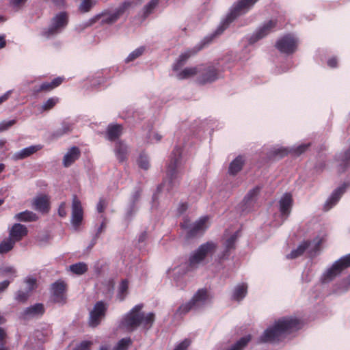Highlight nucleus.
I'll use <instances>...</instances> for the list:
<instances>
[{"instance_id": "423d86ee", "label": "nucleus", "mask_w": 350, "mask_h": 350, "mask_svg": "<svg viewBox=\"0 0 350 350\" xmlns=\"http://www.w3.org/2000/svg\"><path fill=\"white\" fill-rule=\"evenodd\" d=\"M132 3L130 1L123 2L115 11L112 13L108 12H103L100 14L96 15L95 17L90 20V25L95 23L96 21H100L102 25L107 24L111 25L118 21V20L124 14L127 9H129Z\"/></svg>"}, {"instance_id": "5fc2aeb1", "label": "nucleus", "mask_w": 350, "mask_h": 350, "mask_svg": "<svg viewBox=\"0 0 350 350\" xmlns=\"http://www.w3.org/2000/svg\"><path fill=\"white\" fill-rule=\"evenodd\" d=\"M58 215L61 217H65L67 215L66 212V204L63 202L60 204L58 208Z\"/></svg>"}, {"instance_id": "09e8293b", "label": "nucleus", "mask_w": 350, "mask_h": 350, "mask_svg": "<svg viewBox=\"0 0 350 350\" xmlns=\"http://www.w3.org/2000/svg\"><path fill=\"white\" fill-rule=\"evenodd\" d=\"M29 291L24 292L23 291H18L16 293V299L19 301L24 303L25 302L28 297H29Z\"/></svg>"}, {"instance_id": "b1692460", "label": "nucleus", "mask_w": 350, "mask_h": 350, "mask_svg": "<svg viewBox=\"0 0 350 350\" xmlns=\"http://www.w3.org/2000/svg\"><path fill=\"white\" fill-rule=\"evenodd\" d=\"M81 156V150L77 146L70 148L63 159V165L68 167L73 164Z\"/></svg>"}, {"instance_id": "6e6d98bb", "label": "nucleus", "mask_w": 350, "mask_h": 350, "mask_svg": "<svg viewBox=\"0 0 350 350\" xmlns=\"http://www.w3.org/2000/svg\"><path fill=\"white\" fill-rule=\"evenodd\" d=\"M92 342L91 341H83L77 347V350H90Z\"/></svg>"}, {"instance_id": "9b49d317", "label": "nucleus", "mask_w": 350, "mask_h": 350, "mask_svg": "<svg viewBox=\"0 0 350 350\" xmlns=\"http://www.w3.org/2000/svg\"><path fill=\"white\" fill-rule=\"evenodd\" d=\"M68 285L62 280H58L51 286V298L53 302L63 306L67 302Z\"/></svg>"}, {"instance_id": "393cba45", "label": "nucleus", "mask_w": 350, "mask_h": 350, "mask_svg": "<svg viewBox=\"0 0 350 350\" xmlns=\"http://www.w3.org/2000/svg\"><path fill=\"white\" fill-rule=\"evenodd\" d=\"M42 146L40 144L30 146L29 147L25 148L20 151L16 152L13 157L15 160H22L24 159L33 154L36 153L38 150L42 148Z\"/></svg>"}, {"instance_id": "2eb2a0df", "label": "nucleus", "mask_w": 350, "mask_h": 350, "mask_svg": "<svg viewBox=\"0 0 350 350\" xmlns=\"http://www.w3.org/2000/svg\"><path fill=\"white\" fill-rule=\"evenodd\" d=\"M200 76L198 77V83L204 85L216 81L219 77V72L217 68L213 65H207L202 70H199Z\"/></svg>"}, {"instance_id": "13d9d810", "label": "nucleus", "mask_w": 350, "mask_h": 350, "mask_svg": "<svg viewBox=\"0 0 350 350\" xmlns=\"http://www.w3.org/2000/svg\"><path fill=\"white\" fill-rule=\"evenodd\" d=\"M310 144H301L297 147V148L295 150V152L296 154L299 155L302 153H304L309 147Z\"/></svg>"}, {"instance_id": "7c9ffc66", "label": "nucleus", "mask_w": 350, "mask_h": 350, "mask_svg": "<svg viewBox=\"0 0 350 350\" xmlns=\"http://www.w3.org/2000/svg\"><path fill=\"white\" fill-rule=\"evenodd\" d=\"M14 218L19 221L23 222L36 221L38 219L37 215L29 211H25L17 213L15 215Z\"/></svg>"}, {"instance_id": "5701e85b", "label": "nucleus", "mask_w": 350, "mask_h": 350, "mask_svg": "<svg viewBox=\"0 0 350 350\" xmlns=\"http://www.w3.org/2000/svg\"><path fill=\"white\" fill-rule=\"evenodd\" d=\"M338 163L337 170L339 173L345 172L350 167V148L336 156Z\"/></svg>"}, {"instance_id": "4be33fe9", "label": "nucleus", "mask_w": 350, "mask_h": 350, "mask_svg": "<svg viewBox=\"0 0 350 350\" xmlns=\"http://www.w3.org/2000/svg\"><path fill=\"white\" fill-rule=\"evenodd\" d=\"M64 77H57L52 80L51 82H44L39 87L34 88V92L38 94L42 92H51L53 89L59 86L64 81Z\"/></svg>"}, {"instance_id": "39448f33", "label": "nucleus", "mask_w": 350, "mask_h": 350, "mask_svg": "<svg viewBox=\"0 0 350 350\" xmlns=\"http://www.w3.org/2000/svg\"><path fill=\"white\" fill-rule=\"evenodd\" d=\"M208 296V291L206 288L198 290L189 301L183 304L178 307L176 314L179 316H184L191 310L199 309L205 305Z\"/></svg>"}, {"instance_id": "7ed1b4c3", "label": "nucleus", "mask_w": 350, "mask_h": 350, "mask_svg": "<svg viewBox=\"0 0 350 350\" xmlns=\"http://www.w3.org/2000/svg\"><path fill=\"white\" fill-rule=\"evenodd\" d=\"M258 1V0H240L234 3L229 14L215 30L208 42H211L213 38L221 35L232 22L239 16L247 13Z\"/></svg>"}, {"instance_id": "de8ad7c7", "label": "nucleus", "mask_w": 350, "mask_h": 350, "mask_svg": "<svg viewBox=\"0 0 350 350\" xmlns=\"http://www.w3.org/2000/svg\"><path fill=\"white\" fill-rule=\"evenodd\" d=\"M137 163L139 166L144 170H148L150 166L148 158L144 154H140L137 159Z\"/></svg>"}, {"instance_id": "774afa93", "label": "nucleus", "mask_w": 350, "mask_h": 350, "mask_svg": "<svg viewBox=\"0 0 350 350\" xmlns=\"http://www.w3.org/2000/svg\"><path fill=\"white\" fill-rule=\"evenodd\" d=\"M105 226H106V225H105V222H102V224H100V226L98 228V231L96 234V237H98L99 236V234L102 232L103 230L105 228Z\"/></svg>"}, {"instance_id": "052dcab7", "label": "nucleus", "mask_w": 350, "mask_h": 350, "mask_svg": "<svg viewBox=\"0 0 350 350\" xmlns=\"http://www.w3.org/2000/svg\"><path fill=\"white\" fill-rule=\"evenodd\" d=\"M1 273L3 275L11 274L15 276L16 270L12 267H6L1 270Z\"/></svg>"}, {"instance_id": "c03bdc74", "label": "nucleus", "mask_w": 350, "mask_h": 350, "mask_svg": "<svg viewBox=\"0 0 350 350\" xmlns=\"http://www.w3.org/2000/svg\"><path fill=\"white\" fill-rule=\"evenodd\" d=\"M58 102L59 98L57 97L50 98L43 103L42 109L43 111H49L53 108Z\"/></svg>"}, {"instance_id": "864d4df0", "label": "nucleus", "mask_w": 350, "mask_h": 350, "mask_svg": "<svg viewBox=\"0 0 350 350\" xmlns=\"http://www.w3.org/2000/svg\"><path fill=\"white\" fill-rule=\"evenodd\" d=\"M25 282L27 284V288H28L27 291H29V292L32 291L37 286L36 280L35 278H27L25 280Z\"/></svg>"}, {"instance_id": "69168bd1", "label": "nucleus", "mask_w": 350, "mask_h": 350, "mask_svg": "<svg viewBox=\"0 0 350 350\" xmlns=\"http://www.w3.org/2000/svg\"><path fill=\"white\" fill-rule=\"evenodd\" d=\"M10 283V282L9 280H4L0 282V292L6 289L8 287Z\"/></svg>"}, {"instance_id": "338daca9", "label": "nucleus", "mask_w": 350, "mask_h": 350, "mask_svg": "<svg viewBox=\"0 0 350 350\" xmlns=\"http://www.w3.org/2000/svg\"><path fill=\"white\" fill-rule=\"evenodd\" d=\"M148 234L146 231L141 233L139 237L138 241L139 243L144 242L147 239Z\"/></svg>"}, {"instance_id": "0e129e2a", "label": "nucleus", "mask_w": 350, "mask_h": 350, "mask_svg": "<svg viewBox=\"0 0 350 350\" xmlns=\"http://www.w3.org/2000/svg\"><path fill=\"white\" fill-rule=\"evenodd\" d=\"M5 336H6L5 332L1 327H0V345H1V347L5 346L4 340H5Z\"/></svg>"}, {"instance_id": "72a5a7b5", "label": "nucleus", "mask_w": 350, "mask_h": 350, "mask_svg": "<svg viewBox=\"0 0 350 350\" xmlns=\"http://www.w3.org/2000/svg\"><path fill=\"white\" fill-rule=\"evenodd\" d=\"M247 286L245 284H241L236 286L234 290L232 298L234 300L240 301L247 295Z\"/></svg>"}, {"instance_id": "a18cd8bd", "label": "nucleus", "mask_w": 350, "mask_h": 350, "mask_svg": "<svg viewBox=\"0 0 350 350\" xmlns=\"http://www.w3.org/2000/svg\"><path fill=\"white\" fill-rule=\"evenodd\" d=\"M129 288V282L127 280H122L119 287V296L121 301L124 299L125 295Z\"/></svg>"}, {"instance_id": "6ab92c4d", "label": "nucleus", "mask_w": 350, "mask_h": 350, "mask_svg": "<svg viewBox=\"0 0 350 350\" xmlns=\"http://www.w3.org/2000/svg\"><path fill=\"white\" fill-rule=\"evenodd\" d=\"M347 187V184L344 183L342 186L338 187L333 191L331 196L327 199L324 204V211H328L337 204L342 194L345 192Z\"/></svg>"}, {"instance_id": "20e7f679", "label": "nucleus", "mask_w": 350, "mask_h": 350, "mask_svg": "<svg viewBox=\"0 0 350 350\" xmlns=\"http://www.w3.org/2000/svg\"><path fill=\"white\" fill-rule=\"evenodd\" d=\"M217 248V244L213 241H207L200 245L189 258V268L190 269L198 268L206 256L215 253Z\"/></svg>"}, {"instance_id": "1a4fd4ad", "label": "nucleus", "mask_w": 350, "mask_h": 350, "mask_svg": "<svg viewBox=\"0 0 350 350\" xmlns=\"http://www.w3.org/2000/svg\"><path fill=\"white\" fill-rule=\"evenodd\" d=\"M68 21V15L66 12L57 14L52 18L50 27L42 31V36L46 38L55 36L67 25Z\"/></svg>"}, {"instance_id": "e433bc0d", "label": "nucleus", "mask_w": 350, "mask_h": 350, "mask_svg": "<svg viewBox=\"0 0 350 350\" xmlns=\"http://www.w3.org/2000/svg\"><path fill=\"white\" fill-rule=\"evenodd\" d=\"M88 267L86 263L79 262L69 267V270L76 275H82L88 271Z\"/></svg>"}, {"instance_id": "4468645a", "label": "nucleus", "mask_w": 350, "mask_h": 350, "mask_svg": "<svg viewBox=\"0 0 350 350\" xmlns=\"http://www.w3.org/2000/svg\"><path fill=\"white\" fill-rule=\"evenodd\" d=\"M83 219V209L80 200L76 195L72 197L71 223L75 230L78 229Z\"/></svg>"}, {"instance_id": "8fccbe9b", "label": "nucleus", "mask_w": 350, "mask_h": 350, "mask_svg": "<svg viewBox=\"0 0 350 350\" xmlns=\"http://www.w3.org/2000/svg\"><path fill=\"white\" fill-rule=\"evenodd\" d=\"M16 123V120L9 121H3L0 122V133L8 130L11 126Z\"/></svg>"}, {"instance_id": "bb28decb", "label": "nucleus", "mask_w": 350, "mask_h": 350, "mask_svg": "<svg viewBox=\"0 0 350 350\" xmlns=\"http://www.w3.org/2000/svg\"><path fill=\"white\" fill-rule=\"evenodd\" d=\"M293 203L292 196L286 193L280 200V211L282 215L288 216L291 212V208Z\"/></svg>"}, {"instance_id": "4c0bfd02", "label": "nucleus", "mask_w": 350, "mask_h": 350, "mask_svg": "<svg viewBox=\"0 0 350 350\" xmlns=\"http://www.w3.org/2000/svg\"><path fill=\"white\" fill-rule=\"evenodd\" d=\"M260 191V187H256L251 189L247 195L245 196L243 201L246 205H250L251 203L256 200L257 196H258Z\"/></svg>"}, {"instance_id": "49530a36", "label": "nucleus", "mask_w": 350, "mask_h": 350, "mask_svg": "<svg viewBox=\"0 0 350 350\" xmlns=\"http://www.w3.org/2000/svg\"><path fill=\"white\" fill-rule=\"evenodd\" d=\"M93 5L92 0H83L79 7V10L81 13L88 12Z\"/></svg>"}, {"instance_id": "79ce46f5", "label": "nucleus", "mask_w": 350, "mask_h": 350, "mask_svg": "<svg viewBox=\"0 0 350 350\" xmlns=\"http://www.w3.org/2000/svg\"><path fill=\"white\" fill-rule=\"evenodd\" d=\"M159 0H151L146 5L144 8V17L146 18L150 14L156 6L158 5Z\"/></svg>"}, {"instance_id": "f3484780", "label": "nucleus", "mask_w": 350, "mask_h": 350, "mask_svg": "<svg viewBox=\"0 0 350 350\" xmlns=\"http://www.w3.org/2000/svg\"><path fill=\"white\" fill-rule=\"evenodd\" d=\"M203 48V45L196 46L192 49H187L184 53H181L176 61L172 66V69L174 71L179 70L187 62V60L192 56L197 54Z\"/></svg>"}, {"instance_id": "ea45409f", "label": "nucleus", "mask_w": 350, "mask_h": 350, "mask_svg": "<svg viewBox=\"0 0 350 350\" xmlns=\"http://www.w3.org/2000/svg\"><path fill=\"white\" fill-rule=\"evenodd\" d=\"M251 338L250 335L242 337L229 350H242L247 346Z\"/></svg>"}, {"instance_id": "c9c22d12", "label": "nucleus", "mask_w": 350, "mask_h": 350, "mask_svg": "<svg viewBox=\"0 0 350 350\" xmlns=\"http://www.w3.org/2000/svg\"><path fill=\"white\" fill-rule=\"evenodd\" d=\"M142 190L140 188L137 189L131 197V206L130 210L128 211V216L131 217L135 212V207L142 195Z\"/></svg>"}, {"instance_id": "58836bf2", "label": "nucleus", "mask_w": 350, "mask_h": 350, "mask_svg": "<svg viewBox=\"0 0 350 350\" xmlns=\"http://www.w3.org/2000/svg\"><path fill=\"white\" fill-rule=\"evenodd\" d=\"M15 243H16L10 237L2 241L0 243V254H6L12 250Z\"/></svg>"}, {"instance_id": "dca6fc26", "label": "nucleus", "mask_w": 350, "mask_h": 350, "mask_svg": "<svg viewBox=\"0 0 350 350\" xmlns=\"http://www.w3.org/2000/svg\"><path fill=\"white\" fill-rule=\"evenodd\" d=\"M277 24V20H269L265 23L250 37L249 40L250 43H255L269 35L276 27Z\"/></svg>"}, {"instance_id": "c85d7f7f", "label": "nucleus", "mask_w": 350, "mask_h": 350, "mask_svg": "<svg viewBox=\"0 0 350 350\" xmlns=\"http://www.w3.org/2000/svg\"><path fill=\"white\" fill-rule=\"evenodd\" d=\"M245 163V159L243 156L239 155L229 165L228 173L230 175H236L243 168Z\"/></svg>"}, {"instance_id": "a211bd4d", "label": "nucleus", "mask_w": 350, "mask_h": 350, "mask_svg": "<svg viewBox=\"0 0 350 350\" xmlns=\"http://www.w3.org/2000/svg\"><path fill=\"white\" fill-rule=\"evenodd\" d=\"M239 231L235 232L233 234H232L229 238H228L224 243V251L219 256L220 260H226L228 259L232 251L234 250L236 248V242L239 237Z\"/></svg>"}, {"instance_id": "412c9836", "label": "nucleus", "mask_w": 350, "mask_h": 350, "mask_svg": "<svg viewBox=\"0 0 350 350\" xmlns=\"http://www.w3.org/2000/svg\"><path fill=\"white\" fill-rule=\"evenodd\" d=\"M27 227L21 224H14L9 232V237L15 243L20 241L23 237L27 235Z\"/></svg>"}, {"instance_id": "0eeeda50", "label": "nucleus", "mask_w": 350, "mask_h": 350, "mask_svg": "<svg viewBox=\"0 0 350 350\" xmlns=\"http://www.w3.org/2000/svg\"><path fill=\"white\" fill-rule=\"evenodd\" d=\"M182 155V148L176 146L170 156V161L167 167V176L169 178L170 184L173 186L174 183L180 178L178 170Z\"/></svg>"}, {"instance_id": "9d476101", "label": "nucleus", "mask_w": 350, "mask_h": 350, "mask_svg": "<svg viewBox=\"0 0 350 350\" xmlns=\"http://www.w3.org/2000/svg\"><path fill=\"white\" fill-rule=\"evenodd\" d=\"M350 267V254L340 258L327 270L323 275L324 282H329L338 275L344 269Z\"/></svg>"}, {"instance_id": "603ef678", "label": "nucleus", "mask_w": 350, "mask_h": 350, "mask_svg": "<svg viewBox=\"0 0 350 350\" xmlns=\"http://www.w3.org/2000/svg\"><path fill=\"white\" fill-rule=\"evenodd\" d=\"M191 345V340L188 338H185L181 342L178 344L174 350H187Z\"/></svg>"}, {"instance_id": "2f4dec72", "label": "nucleus", "mask_w": 350, "mask_h": 350, "mask_svg": "<svg viewBox=\"0 0 350 350\" xmlns=\"http://www.w3.org/2000/svg\"><path fill=\"white\" fill-rule=\"evenodd\" d=\"M310 245V241H303L299 245L297 249L292 250L291 252L287 255V258L289 259H294L301 256Z\"/></svg>"}, {"instance_id": "3c124183", "label": "nucleus", "mask_w": 350, "mask_h": 350, "mask_svg": "<svg viewBox=\"0 0 350 350\" xmlns=\"http://www.w3.org/2000/svg\"><path fill=\"white\" fill-rule=\"evenodd\" d=\"M108 205V202L103 198H100L96 205V210L99 213H103Z\"/></svg>"}, {"instance_id": "aec40b11", "label": "nucleus", "mask_w": 350, "mask_h": 350, "mask_svg": "<svg viewBox=\"0 0 350 350\" xmlns=\"http://www.w3.org/2000/svg\"><path fill=\"white\" fill-rule=\"evenodd\" d=\"M32 206L36 211L47 213L50 210L49 198L46 195L36 196L32 200Z\"/></svg>"}, {"instance_id": "cd10ccee", "label": "nucleus", "mask_w": 350, "mask_h": 350, "mask_svg": "<svg viewBox=\"0 0 350 350\" xmlns=\"http://www.w3.org/2000/svg\"><path fill=\"white\" fill-rule=\"evenodd\" d=\"M123 127L120 124L109 125L107 129V138L111 142L118 139L122 134Z\"/></svg>"}, {"instance_id": "37998d69", "label": "nucleus", "mask_w": 350, "mask_h": 350, "mask_svg": "<svg viewBox=\"0 0 350 350\" xmlns=\"http://www.w3.org/2000/svg\"><path fill=\"white\" fill-rule=\"evenodd\" d=\"M144 51L145 48L144 46H141L136 49L135 51H133L129 55L126 59V62H130L135 60V59L141 56L144 53Z\"/></svg>"}, {"instance_id": "bf43d9fd", "label": "nucleus", "mask_w": 350, "mask_h": 350, "mask_svg": "<svg viewBox=\"0 0 350 350\" xmlns=\"http://www.w3.org/2000/svg\"><path fill=\"white\" fill-rule=\"evenodd\" d=\"M27 0H10V4L16 8L23 7Z\"/></svg>"}, {"instance_id": "ddd939ff", "label": "nucleus", "mask_w": 350, "mask_h": 350, "mask_svg": "<svg viewBox=\"0 0 350 350\" xmlns=\"http://www.w3.org/2000/svg\"><path fill=\"white\" fill-rule=\"evenodd\" d=\"M298 41L292 34L288 33L281 37L275 43V48L282 53L290 55L297 50Z\"/></svg>"}, {"instance_id": "a19ab883", "label": "nucleus", "mask_w": 350, "mask_h": 350, "mask_svg": "<svg viewBox=\"0 0 350 350\" xmlns=\"http://www.w3.org/2000/svg\"><path fill=\"white\" fill-rule=\"evenodd\" d=\"M132 345V340L130 338H124L120 340L113 350H127Z\"/></svg>"}, {"instance_id": "f257e3e1", "label": "nucleus", "mask_w": 350, "mask_h": 350, "mask_svg": "<svg viewBox=\"0 0 350 350\" xmlns=\"http://www.w3.org/2000/svg\"><path fill=\"white\" fill-rule=\"evenodd\" d=\"M143 307L142 304L135 306L122 317L121 325L129 331H133L140 325H142L145 329L151 328L155 320V315L153 312H149L145 315L142 312Z\"/></svg>"}, {"instance_id": "6e6552de", "label": "nucleus", "mask_w": 350, "mask_h": 350, "mask_svg": "<svg viewBox=\"0 0 350 350\" xmlns=\"http://www.w3.org/2000/svg\"><path fill=\"white\" fill-rule=\"evenodd\" d=\"M208 219V216L202 217L191 225L190 224L189 219L188 218H185L180 224V227L183 229L187 230V238H193L204 232L206 229L208 228L207 223Z\"/></svg>"}, {"instance_id": "4d7b16f0", "label": "nucleus", "mask_w": 350, "mask_h": 350, "mask_svg": "<svg viewBox=\"0 0 350 350\" xmlns=\"http://www.w3.org/2000/svg\"><path fill=\"white\" fill-rule=\"evenodd\" d=\"M273 154L282 158L288 154V151L286 148H278L273 151Z\"/></svg>"}, {"instance_id": "680f3d73", "label": "nucleus", "mask_w": 350, "mask_h": 350, "mask_svg": "<svg viewBox=\"0 0 350 350\" xmlns=\"http://www.w3.org/2000/svg\"><path fill=\"white\" fill-rule=\"evenodd\" d=\"M188 208V205L187 203H181L179 204L177 211L178 215H182L184 213Z\"/></svg>"}, {"instance_id": "f8f14e48", "label": "nucleus", "mask_w": 350, "mask_h": 350, "mask_svg": "<svg viewBox=\"0 0 350 350\" xmlns=\"http://www.w3.org/2000/svg\"><path fill=\"white\" fill-rule=\"evenodd\" d=\"M108 309L107 304L103 301H97L90 310L88 319V325L91 327L98 326L105 317Z\"/></svg>"}, {"instance_id": "e2e57ef3", "label": "nucleus", "mask_w": 350, "mask_h": 350, "mask_svg": "<svg viewBox=\"0 0 350 350\" xmlns=\"http://www.w3.org/2000/svg\"><path fill=\"white\" fill-rule=\"evenodd\" d=\"M337 64H338V61H337V59L335 57H332V58L329 59L327 61V65L330 68H336L337 66Z\"/></svg>"}, {"instance_id": "473e14b6", "label": "nucleus", "mask_w": 350, "mask_h": 350, "mask_svg": "<svg viewBox=\"0 0 350 350\" xmlns=\"http://www.w3.org/2000/svg\"><path fill=\"white\" fill-rule=\"evenodd\" d=\"M73 129V124L68 122H64L60 129L56 130L52 134L53 139H57L65 134L69 133Z\"/></svg>"}, {"instance_id": "a878e982", "label": "nucleus", "mask_w": 350, "mask_h": 350, "mask_svg": "<svg viewBox=\"0 0 350 350\" xmlns=\"http://www.w3.org/2000/svg\"><path fill=\"white\" fill-rule=\"evenodd\" d=\"M115 154L120 163H123L128 158V146L122 142L118 141L115 144Z\"/></svg>"}, {"instance_id": "f704fd0d", "label": "nucleus", "mask_w": 350, "mask_h": 350, "mask_svg": "<svg viewBox=\"0 0 350 350\" xmlns=\"http://www.w3.org/2000/svg\"><path fill=\"white\" fill-rule=\"evenodd\" d=\"M198 72L199 70L197 67H187L180 71L177 75V77L178 79L183 80L195 76Z\"/></svg>"}, {"instance_id": "c756f323", "label": "nucleus", "mask_w": 350, "mask_h": 350, "mask_svg": "<svg viewBox=\"0 0 350 350\" xmlns=\"http://www.w3.org/2000/svg\"><path fill=\"white\" fill-rule=\"evenodd\" d=\"M44 308L42 304L38 303L27 308L23 314L26 317L41 316L44 313Z\"/></svg>"}, {"instance_id": "f03ea898", "label": "nucleus", "mask_w": 350, "mask_h": 350, "mask_svg": "<svg viewBox=\"0 0 350 350\" xmlns=\"http://www.w3.org/2000/svg\"><path fill=\"white\" fill-rule=\"evenodd\" d=\"M301 328L299 319L293 317H284L279 319L275 324L267 329L260 338V342H268L279 340L283 335Z\"/></svg>"}]
</instances>
